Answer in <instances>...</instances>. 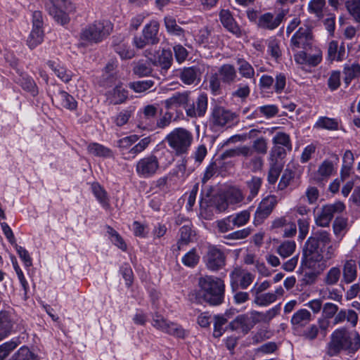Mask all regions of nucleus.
<instances>
[{
	"label": "nucleus",
	"mask_w": 360,
	"mask_h": 360,
	"mask_svg": "<svg viewBox=\"0 0 360 360\" xmlns=\"http://www.w3.org/2000/svg\"><path fill=\"white\" fill-rule=\"evenodd\" d=\"M48 66L54 72L56 75L64 82H68L71 80L72 74L65 67L60 65L58 63L53 60L47 62Z\"/></svg>",
	"instance_id": "72a5a7b5"
},
{
	"label": "nucleus",
	"mask_w": 360,
	"mask_h": 360,
	"mask_svg": "<svg viewBox=\"0 0 360 360\" xmlns=\"http://www.w3.org/2000/svg\"><path fill=\"white\" fill-rule=\"evenodd\" d=\"M139 139V136L136 134L123 137L117 141L116 146L120 148L121 151L130 149L134 144H135Z\"/></svg>",
	"instance_id": "5fc2aeb1"
},
{
	"label": "nucleus",
	"mask_w": 360,
	"mask_h": 360,
	"mask_svg": "<svg viewBox=\"0 0 360 360\" xmlns=\"http://www.w3.org/2000/svg\"><path fill=\"white\" fill-rule=\"evenodd\" d=\"M210 120L214 127H223L231 126L237 122V115L235 112L223 107L216 106L212 110Z\"/></svg>",
	"instance_id": "9b49d317"
},
{
	"label": "nucleus",
	"mask_w": 360,
	"mask_h": 360,
	"mask_svg": "<svg viewBox=\"0 0 360 360\" xmlns=\"http://www.w3.org/2000/svg\"><path fill=\"white\" fill-rule=\"evenodd\" d=\"M176 72L181 82L186 85L196 84L200 80L201 71L198 66L184 68Z\"/></svg>",
	"instance_id": "6ab92c4d"
},
{
	"label": "nucleus",
	"mask_w": 360,
	"mask_h": 360,
	"mask_svg": "<svg viewBox=\"0 0 360 360\" xmlns=\"http://www.w3.org/2000/svg\"><path fill=\"white\" fill-rule=\"evenodd\" d=\"M220 21L225 28L237 37H240L242 32L236 23L232 15L228 10H222L219 13Z\"/></svg>",
	"instance_id": "4be33fe9"
},
{
	"label": "nucleus",
	"mask_w": 360,
	"mask_h": 360,
	"mask_svg": "<svg viewBox=\"0 0 360 360\" xmlns=\"http://www.w3.org/2000/svg\"><path fill=\"white\" fill-rule=\"evenodd\" d=\"M9 360H34V356L27 347H22Z\"/></svg>",
	"instance_id": "0e129e2a"
},
{
	"label": "nucleus",
	"mask_w": 360,
	"mask_h": 360,
	"mask_svg": "<svg viewBox=\"0 0 360 360\" xmlns=\"http://www.w3.org/2000/svg\"><path fill=\"white\" fill-rule=\"evenodd\" d=\"M165 140L175 155L181 156L188 153L193 141V136L187 129L177 127L171 131Z\"/></svg>",
	"instance_id": "423d86ee"
},
{
	"label": "nucleus",
	"mask_w": 360,
	"mask_h": 360,
	"mask_svg": "<svg viewBox=\"0 0 360 360\" xmlns=\"http://www.w3.org/2000/svg\"><path fill=\"white\" fill-rule=\"evenodd\" d=\"M277 202V198L275 195H269L264 198L255 213V223L260 224L267 218L272 212Z\"/></svg>",
	"instance_id": "4468645a"
},
{
	"label": "nucleus",
	"mask_w": 360,
	"mask_h": 360,
	"mask_svg": "<svg viewBox=\"0 0 360 360\" xmlns=\"http://www.w3.org/2000/svg\"><path fill=\"white\" fill-rule=\"evenodd\" d=\"M136 172L141 178L148 179L153 176L160 169L158 158L149 155L141 158L136 164Z\"/></svg>",
	"instance_id": "1a4fd4ad"
},
{
	"label": "nucleus",
	"mask_w": 360,
	"mask_h": 360,
	"mask_svg": "<svg viewBox=\"0 0 360 360\" xmlns=\"http://www.w3.org/2000/svg\"><path fill=\"white\" fill-rule=\"evenodd\" d=\"M157 111L158 108L154 105H148L145 106L139 115V120L138 123L139 128L148 131L155 130V120Z\"/></svg>",
	"instance_id": "ddd939ff"
},
{
	"label": "nucleus",
	"mask_w": 360,
	"mask_h": 360,
	"mask_svg": "<svg viewBox=\"0 0 360 360\" xmlns=\"http://www.w3.org/2000/svg\"><path fill=\"white\" fill-rule=\"evenodd\" d=\"M243 165L245 168L250 169L253 172L260 171L263 167V159L260 155L253 154L244 158Z\"/></svg>",
	"instance_id": "4c0bfd02"
},
{
	"label": "nucleus",
	"mask_w": 360,
	"mask_h": 360,
	"mask_svg": "<svg viewBox=\"0 0 360 360\" xmlns=\"http://www.w3.org/2000/svg\"><path fill=\"white\" fill-rule=\"evenodd\" d=\"M252 156L253 154L257 155H264L268 150L267 140L264 137H259L253 141L252 146H250Z\"/></svg>",
	"instance_id": "37998d69"
},
{
	"label": "nucleus",
	"mask_w": 360,
	"mask_h": 360,
	"mask_svg": "<svg viewBox=\"0 0 360 360\" xmlns=\"http://www.w3.org/2000/svg\"><path fill=\"white\" fill-rule=\"evenodd\" d=\"M251 154L250 146L247 145H242L233 148L225 150L223 153L224 158H235L242 156L243 158H247Z\"/></svg>",
	"instance_id": "c9c22d12"
},
{
	"label": "nucleus",
	"mask_w": 360,
	"mask_h": 360,
	"mask_svg": "<svg viewBox=\"0 0 360 360\" xmlns=\"http://www.w3.org/2000/svg\"><path fill=\"white\" fill-rule=\"evenodd\" d=\"M169 104H176L185 107L191 104L189 94L187 92L174 94L169 100L167 101Z\"/></svg>",
	"instance_id": "4d7b16f0"
},
{
	"label": "nucleus",
	"mask_w": 360,
	"mask_h": 360,
	"mask_svg": "<svg viewBox=\"0 0 360 360\" xmlns=\"http://www.w3.org/2000/svg\"><path fill=\"white\" fill-rule=\"evenodd\" d=\"M347 8L354 19L360 22V0H352L346 4Z\"/></svg>",
	"instance_id": "680f3d73"
},
{
	"label": "nucleus",
	"mask_w": 360,
	"mask_h": 360,
	"mask_svg": "<svg viewBox=\"0 0 360 360\" xmlns=\"http://www.w3.org/2000/svg\"><path fill=\"white\" fill-rule=\"evenodd\" d=\"M334 170L333 163L330 160H324L319 166L317 173L321 179H328Z\"/></svg>",
	"instance_id": "13d9d810"
},
{
	"label": "nucleus",
	"mask_w": 360,
	"mask_h": 360,
	"mask_svg": "<svg viewBox=\"0 0 360 360\" xmlns=\"http://www.w3.org/2000/svg\"><path fill=\"white\" fill-rule=\"evenodd\" d=\"M272 143L274 145H281L283 147L286 148L288 150H292V144L290 136L285 132H277L272 139Z\"/></svg>",
	"instance_id": "864d4df0"
},
{
	"label": "nucleus",
	"mask_w": 360,
	"mask_h": 360,
	"mask_svg": "<svg viewBox=\"0 0 360 360\" xmlns=\"http://www.w3.org/2000/svg\"><path fill=\"white\" fill-rule=\"evenodd\" d=\"M198 286V295L210 305L223 302L225 285L221 279L212 276H202L199 278Z\"/></svg>",
	"instance_id": "20e7f679"
},
{
	"label": "nucleus",
	"mask_w": 360,
	"mask_h": 360,
	"mask_svg": "<svg viewBox=\"0 0 360 360\" xmlns=\"http://www.w3.org/2000/svg\"><path fill=\"white\" fill-rule=\"evenodd\" d=\"M339 122L337 119L328 117H321L315 123L314 127L327 130H337Z\"/></svg>",
	"instance_id": "c03bdc74"
},
{
	"label": "nucleus",
	"mask_w": 360,
	"mask_h": 360,
	"mask_svg": "<svg viewBox=\"0 0 360 360\" xmlns=\"http://www.w3.org/2000/svg\"><path fill=\"white\" fill-rule=\"evenodd\" d=\"M284 17L285 13L283 11L279 12L276 15L271 13H266L259 17L258 25L261 28L273 30L280 25Z\"/></svg>",
	"instance_id": "f3484780"
},
{
	"label": "nucleus",
	"mask_w": 360,
	"mask_h": 360,
	"mask_svg": "<svg viewBox=\"0 0 360 360\" xmlns=\"http://www.w3.org/2000/svg\"><path fill=\"white\" fill-rule=\"evenodd\" d=\"M165 25L167 31L173 35L182 36L184 34V30L176 24V20L171 17L167 16L165 18Z\"/></svg>",
	"instance_id": "09e8293b"
},
{
	"label": "nucleus",
	"mask_w": 360,
	"mask_h": 360,
	"mask_svg": "<svg viewBox=\"0 0 360 360\" xmlns=\"http://www.w3.org/2000/svg\"><path fill=\"white\" fill-rule=\"evenodd\" d=\"M224 252L214 246L210 247L206 256V266L212 271H217L225 266Z\"/></svg>",
	"instance_id": "dca6fc26"
},
{
	"label": "nucleus",
	"mask_w": 360,
	"mask_h": 360,
	"mask_svg": "<svg viewBox=\"0 0 360 360\" xmlns=\"http://www.w3.org/2000/svg\"><path fill=\"white\" fill-rule=\"evenodd\" d=\"M332 219L333 218L329 214V212L325 210L323 206L315 218L316 225L321 227L328 226Z\"/></svg>",
	"instance_id": "bf43d9fd"
},
{
	"label": "nucleus",
	"mask_w": 360,
	"mask_h": 360,
	"mask_svg": "<svg viewBox=\"0 0 360 360\" xmlns=\"http://www.w3.org/2000/svg\"><path fill=\"white\" fill-rule=\"evenodd\" d=\"M311 319V313L306 309H302L293 314L291 323L292 325L301 326L309 323Z\"/></svg>",
	"instance_id": "79ce46f5"
},
{
	"label": "nucleus",
	"mask_w": 360,
	"mask_h": 360,
	"mask_svg": "<svg viewBox=\"0 0 360 360\" xmlns=\"http://www.w3.org/2000/svg\"><path fill=\"white\" fill-rule=\"evenodd\" d=\"M357 277V267L356 261L348 259L344 262L342 266V282L349 284L354 281Z\"/></svg>",
	"instance_id": "5701e85b"
},
{
	"label": "nucleus",
	"mask_w": 360,
	"mask_h": 360,
	"mask_svg": "<svg viewBox=\"0 0 360 360\" xmlns=\"http://www.w3.org/2000/svg\"><path fill=\"white\" fill-rule=\"evenodd\" d=\"M128 97V91L122 85H117L106 94L107 101L110 104L118 105L124 103Z\"/></svg>",
	"instance_id": "412c9836"
},
{
	"label": "nucleus",
	"mask_w": 360,
	"mask_h": 360,
	"mask_svg": "<svg viewBox=\"0 0 360 360\" xmlns=\"http://www.w3.org/2000/svg\"><path fill=\"white\" fill-rule=\"evenodd\" d=\"M359 348V333L342 327L335 330L331 334L327 354L330 356H337L342 351L347 354H354Z\"/></svg>",
	"instance_id": "7ed1b4c3"
},
{
	"label": "nucleus",
	"mask_w": 360,
	"mask_h": 360,
	"mask_svg": "<svg viewBox=\"0 0 360 360\" xmlns=\"http://www.w3.org/2000/svg\"><path fill=\"white\" fill-rule=\"evenodd\" d=\"M55 99L58 105L70 110L77 108V103L72 96L68 92L60 90L56 95Z\"/></svg>",
	"instance_id": "cd10ccee"
},
{
	"label": "nucleus",
	"mask_w": 360,
	"mask_h": 360,
	"mask_svg": "<svg viewBox=\"0 0 360 360\" xmlns=\"http://www.w3.org/2000/svg\"><path fill=\"white\" fill-rule=\"evenodd\" d=\"M133 72L139 77L148 76L152 72L151 65L148 61L140 60L135 63Z\"/></svg>",
	"instance_id": "8fccbe9b"
},
{
	"label": "nucleus",
	"mask_w": 360,
	"mask_h": 360,
	"mask_svg": "<svg viewBox=\"0 0 360 360\" xmlns=\"http://www.w3.org/2000/svg\"><path fill=\"white\" fill-rule=\"evenodd\" d=\"M173 61L172 53L169 49H162L154 59L153 64L160 67L162 71L167 72Z\"/></svg>",
	"instance_id": "7c9ffc66"
},
{
	"label": "nucleus",
	"mask_w": 360,
	"mask_h": 360,
	"mask_svg": "<svg viewBox=\"0 0 360 360\" xmlns=\"http://www.w3.org/2000/svg\"><path fill=\"white\" fill-rule=\"evenodd\" d=\"M20 85L24 90L30 93L33 96L38 94L37 86L31 77H22Z\"/></svg>",
	"instance_id": "e2e57ef3"
},
{
	"label": "nucleus",
	"mask_w": 360,
	"mask_h": 360,
	"mask_svg": "<svg viewBox=\"0 0 360 360\" xmlns=\"http://www.w3.org/2000/svg\"><path fill=\"white\" fill-rule=\"evenodd\" d=\"M13 324L11 315L8 311H0V341L11 333Z\"/></svg>",
	"instance_id": "b1692460"
},
{
	"label": "nucleus",
	"mask_w": 360,
	"mask_h": 360,
	"mask_svg": "<svg viewBox=\"0 0 360 360\" xmlns=\"http://www.w3.org/2000/svg\"><path fill=\"white\" fill-rule=\"evenodd\" d=\"M179 235V239L178 240L176 248L174 249L176 251H179L182 246L186 245L191 242L195 236L191 226L188 225H184L180 229Z\"/></svg>",
	"instance_id": "473e14b6"
},
{
	"label": "nucleus",
	"mask_w": 360,
	"mask_h": 360,
	"mask_svg": "<svg viewBox=\"0 0 360 360\" xmlns=\"http://www.w3.org/2000/svg\"><path fill=\"white\" fill-rule=\"evenodd\" d=\"M347 225V220L343 217H337L333 224L334 234L337 237H342Z\"/></svg>",
	"instance_id": "052dcab7"
},
{
	"label": "nucleus",
	"mask_w": 360,
	"mask_h": 360,
	"mask_svg": "<svg viewBox=\"0 0 360 360\" xmlns=\"http://www.w3.org/2000/svg\"><path fill=\"white\" fill-rule=\"evenodd\" d=\"M338 244H331L330 234L323 230L317 231L306 241L303 258L314 262H326L335 257Z\"/></svg>",
	"instance_id": "f257e3e1"
},
{
	"label": "nucleus",
	"mask_w": 360,
	"mask_h": 360,
	"mask_svg": "<svg viewBox=\"0 0 360 360\" xmlns=\"http://www.w3.org/2000/svg\"><path fill=\"white\" fill-rule=\"evenodd\" d=\"M262 185V179L253 176L250 179L246 181L245 186L248 195L246 196V202H250L257 196Z\"/></svg>",
	"instance_id": "c85d7f7f"
},
{
	"label": "nucleus",
	"mask_w": 360,
	"mask_h": 360,
	"mask_svg": "<svg viewBox=\"0 0 360 360\" xmlns=\"http://www.w3.org/2000/svg\"><path fill=\"white\" fill-rule=\"evenodd\" d=\"M44 40V31L40 27H32V30L27 38V46L33 49L40 44Z\"/></svg>",
	"instance_id": "a19ab883"
},
{
	"label": "nucleus",
	"mask_w": 360,
	"mask_h": 360,
	"mask_svg": "<svg viewBox=\"0 0 360 360\" xmlns=\"http://www.w3.org/2000/svg\"><path fill=\"white\" fill-rule=\"evenodd\" d=\"M207 153V148L204 145H200L197 147L191 156L188 158L187 160H184V166L186 167V164L189 161L190 159H194L195 162L196 163L197 166H199L202 162L203 161L204 158H205L206 155Z\"/></svg>",
	"instance_id": "6e6d98bb"
},
{
	"label": "nucleus",
	"mask_w": 360,
	"mask_h": 360,
	"mask_svg": "<svg viewBox=\"0 0 360 360\" xmlns=\"http://www.w3.org/2000/svg\"><path fill=\"white\" fill-rule=\"evenodd\" d=\"M224 195L226 197V200L230 205L241 206L242 205H247L246 196H245L243 191L238 187H231L228 189Z\"/></svg>",
	"instance_id": "393cba45"
},
{
	"label": "nucleus",
	"mask_w": 360,
	"mask_h": 360,
	"mask_svg": "<svg viewBox=\"0 0 360 360\" xmlns=\"http://www.w3.org/2000/svg\"><path fill=\"white\" fill-rule=\"evenodd\" d=\"M151 143V139L149 136L141 139L138 143L132 146L127 152L128 156L125 159H134L139 154L143 152Z\"/></svg>",
	"instance_id": "f704fd0d"
},
{
	"label": "nucleus",
	"mask_w": 360,
	"mask_h": 360,
	"mask_svg": "<svg viewBox=\"0 0 360 360\" xmlns=\"http://www.w3.org/2000/svg\"><path fill=\"white\" fill-rule=\"evenodd\" d=\"M232 220L230 216L225 217L221 220L217 221V228L218 231L221 233H227L229 231L233 230L235 228L232 224Z\"/></svg>",
	"instance_id": "338daca9"
},
{
	"label": "nucleus",
	"mask_w": 360,
	"mask_h": 360,
	"mask_svg": "<svg viewBox=\"0 0 360 360\" xmlns=\"http://www.w3.org/2000/svg\"><path fill=\"white\" fill-rule=\"evenodd\" d=\"M131 116V111L129 110H123L116 116L112 117L114 123L117 127H122L126 124Z\"/></svg>",
	"instance_id": "69168bd1"
},
{
	"label": "nucleus",
	"mask_w": 360,
	"mask_h": 360,
	"mask_svg": "<svg viewBox=\"0 0 360 360\" xmlns=\"http://www.w3.org/2000/svg\"><path fill=\"white\" fill-rule=\"evenodd\" d=\"M239 79L235 66L226 63L219 67L216 72L210 75L207 88L213 96H219L222 94V84L232 85Z\"/></svg>",
	"instance_id": "39448f33"
},
{
	"label": "nucleus",
	"mask_w": 360,
	"mask_h": 360,
	"mask_svg": "<svg viewBox=\"0 0 360 360\" xmlns=\"http://www.w3.org/2000/svg\"><path fill=\"white\" fill-rule=\"evenodd\" d=\"M344 82L348 86L352 79L360 75V65L357 63H348L344 65Z\"/></svg>",
	"instance_id": "2f4dec72"
},
{
	"label": "nucleus",
	"mask_w": 360,
	"mask_h": 360,
	"mask_svg": "<svg viewBox=\"0 0 360 360\" xmlns=\"http://www.w3.org/2000/svg\"><path fill=\"white\" fill-rule=\"evenodd\" d=\"M154 86V82L151 79L136 81L129 83V86L136 93H144Z\"/></svg>",
	"instance_id": "3c124183"
},
{
	"label": "nucleus",
	"mask_w": 360,
	"mask_h": 360,
	"mask_svg": "<svg viewBox=\"0 0 360 360\" xmlns=\"http://www.w3.org/2000/svg\"><path fill=\"white\" fill-rule=\"evenodd\" d=\"M254 324L246 314H240L233 319L228 325L229 330L246 335L253 328Z\"/></svg>",
	"instance_id": "aec40b11"
},
{
	"label": "nucleus",
	"mask_w": 360,
	"mask_h": 360,
	"mask_svg": "<svg viewBox=\"0 0 360 360\" xmlns=\"http://www.w3.org/2000/svg\"><path fill=\"white\" fill-rule=\"evenodd\" d=\"M342 271L338 266L330 268L323 278V282L327 285H336L341 278Z\"/></svg>",
	"instance_id": "a18cd8bd"
},
{
	"label": "nucleus",
	"mask_w": 360,
	"mask_h": 360,
	"mask_svg": "<svg viewBox=\"0 0 360 360\" xmlns=\"http://www.w3.org/2000/svg\"><path fill=\"white\" fill-rule=\"evenodd\" d=\"M284 290L282 287H278L274 292L263 293L254 299V302L258 306H268L276 301L278 297L283 296Z\"/></svg>",
	"instance_id": "bb28decb"
},
{
	"label": "nucleus",
	"mask_w": 360,
	"mask_h": 360,
	"mask_svg": "<svg viewBox=\"0 0 360 360\" xmlns=\"http://www.w3.org/2000/svg\"><path fill=\"white\" fill-rule=\"evenodd\" d=\"M313 41L311 30L307 26L300 27L292 35L290 40L292 49L304 50L298 51L294 55L297 63L315 67L321 63L322 52L319 49L312 50Z\"/></svg>",
	"instance_id": "f03ea898"
},
{
	"label": "nucleus",
	"mask_w": 360,
	"mask_h": 360,
	"mask_svg": "<svg viewBox=\"0 0 360 360\" xmlns=\"http://www.w3.org/2000/svg\"><path fill=\"white\" fill-rule=\"evenodd\" d=\"M112 30V24L108 20H96L83 28L80 39L89 43H99L108 36Z\"/></svg>",
	"instance_id": "0eeeda50"
},
{
	"label": "nucleus",
	"mask_w": 360,
	"mask_h": 360,
	"mask_svg": "<svg viewBox=\"0 0 360 360\" xmlns=\"http://www.w3.org/2000/svg\"><path fill=\"white\" fill-rule=\"evenodd\" d=\"M91 191L101 206L104 208H108L110 205L109 200L105 189L98 183H93Z\"/></svg>",
	"instance_id": "58836bf2"
},
{
	"label": "nucleus",
	"mask_w": 360,
	"mask_h": 360,
	"mask_svg": "<svg viewBox=\"0 0 360 360\" xmlns=\"http://www.w3.org/2000/svg\"><path fill=\"white\" fill-rule=\"evenodd\" d=\"M238 70L241 77L252 80L255 84V71L252 65L243 58L237 59Z\"/></svg>",
	"instance_id": "c756f323"
},
{
	"label": "nucleus",
	"mask_w": 360,
	"mask_h": 360,
	"mask_svg": "<svg viewBox=\"0 0 360 360\" xmlns=\"http://www.w3.org/2000/svg\"><path fill=\"white\" fill-rule=\"evenodd\" d=\"M159 23L156 20H151L145 25L142 31L143 37L148 41V44H156L159 42L158 37Z\"/></svg>",
	"instance_id": "a878e982"
},
{
	"label": "nucleus",
	"mask_w": 360,
	"mask_h": 360,
	"mask_svg": "<svg viewBox=\"0 0 360 360\" xmlns=\"http://www.w3.org/2000/svg\"><path fill=\"white\" fill-rule=\"evenodd\" d=\"M308 10L318 19H321L326 11V0H311L308 5Z\"/></svg>",
	"instance_id": "ea45409f"
},
{
	"label": "nucleus",
	"mask_w": 360,
	"mask_h": 360,
	"mask_svg": "<svg viewBox=\"0 0 360 360\" xmlns=\"http://www.w3.org/2000/svg\"><path fill=\"white\" fill-rule=\"evenodd\" d=\"M207 94L201 93L195 101L185 107L186 115L190 117L204 116L207 109Z\"/></svg>",
	"instance_id": "2eb2a0df"
},
{
	"label": "nucleus",
	"mask_w": 360,
	"mask_h": 360,
	"mask_svg": "<svg viewBox=\"0 0 360 360\" xmlns=\"http://www.w3.org/2000/svg\"><path fill=\"white\" fill-rule=\"evenodd\" d=\"M339 307L337 304L332 302H326L323 305L322 314L325 319H330L335 317L338 311Z\"/></svg>",
	"instance_id": "774afa93"
},
{
	"label": "nucleus",
	"mask_w": 360,
	"mask_h": 360,
	"mask_svg": "<svg viewBox=\"0 0 360 360\" xmlns=\"http://www.w3.org/2000/svg\"><path fill=\"white\" fill-rule=\"evenodd\" d=\"M232 224L234 228L245 226L250 217V212L249 210H243L235 214L230 215Z\"/></svg>",
	"instance_id": "de8ad7c7"
},
{
	"label": "nucleus",
	"mask_w": 360,
	"mask_h": 360,
	"mask_svg": "<svg viewBox=\"0 0 360 360\" xmlns=\"http://www.w3.org/2000/svg\"><path fill=\"white\" fill-rule=\"evenodd\" d=\"M296 244L295 241L287 240L282 243L276 250V252L283 259L289 257L295 251Z\"/></svg>",
	"instance_id": "49530a36"
},
{
	"label": "nucleus",
	"mask_w": 360,
	"mask_h": 360,
	"mask_svg": "<svg viewBox=\"0 0 360 360\" xmlns=\"http://www.w3.org/2000/svg\"><path fill=\"white\" fill-rule=\"evenodd\" d=\"M231 285L233 292L238 288V285L242 289H247L252 283L255 276L250 272L241 268H235L230 274Z\"/></svg>",
	"instance_id": "f8f14e48"
},
{
	"label": "nucleus",
	"mask_w": 360,
	"mask_h": 360,
	"mask_svg": "<svg viewBox=\"0 0 360 360\" xmlns=\"http://www.w3.org/2000/svg\"><path fill=\"white\" fill-rule=\"evenodd\" d=\"M152 325L156 329L177 338H184L186 335V332L181 326L167 321L158 314L153 316Z\"/></svg>",
	"instance_id": "9d476101"
},
{
	"label": "nucleus",
	"mask_w": 360,
	"mask_h": 360,
	"mask_svg": "<svg viewBox=\"0 0 360 360\" xmlns=\"http://www.w3.org/2000/svg\"><path fill=\"white\" fill-rule=\"evenodd\" d=\"M234 315V310H229L223 314H217L214 316L213 336L214 338H220L226 330H229L228 326L226 327L224 326L229 320L233 318Z\"/></svg>",
	"instance_id": "a211bd4d"
},
{
	"label": "nucleus",
	"mask_w": 360,
	"mask_h": 360,
	"mask_svg": "<svg viewBox=\"0 0 360 360\" xmlns=\"http://www.w3.org/2000/svg\"><path fill=\"white\" fill-rule=\"evenodd\" d=\"M200 261V255L195 248L191 249L186 253L181 259L182 263L188 267L195 266Z\"/></svg>",
	"instance_id": "603ef678"
},
{
	"label": "nucleus",
	"mask_w": 360,
	"mask_h": 360,
	"mask_svg": "<svg viewBox=\"0 0 360 360\" xmlns=\"http://www.w3.org/2000/svg\"><path fill=\"white\" fill-rule=\"evenodd\" d=\"M88 152L97 157L108 158L112 157V150L98 143H91L87 147Z\"/></svg>",
	"instance_id": "e433bc0d"
},
{
	"label": "nucleus",
	"mask_w": 360,
	"mask_h": 360,
	"mask_svg": "<svg viewBox=\"0 0 360 360\" xmlns=\"http://www.w3.org/2000/svg\"><path fill=\"white\" fill-rule=\"evenodd\" d=\"M46 8L55 21L62 25L70 22L69 13L75 9L70 0H49Z\"/></svg>",
	"instance_id": "6e6552de"
}]
</instances>
